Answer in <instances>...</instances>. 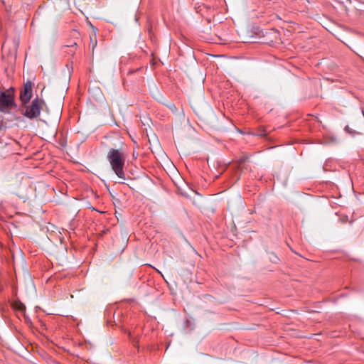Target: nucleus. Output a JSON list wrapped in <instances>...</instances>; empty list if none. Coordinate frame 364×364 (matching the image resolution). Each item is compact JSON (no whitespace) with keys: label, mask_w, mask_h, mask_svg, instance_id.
<instances>
[{"label":"nucleus","mask_w":364,"mask_h":364,"mask_svg":"<svg viewBox=\"0 0 364 364\" xmlns=\"http://www.w3.org/2000/svg\"><path fill=\"white\" fill-rule=\"evenodd\" d=\"M14 100V89L10 87L3 90L0 87V112L9 113L11 110L16 108Z\"/></svg>","instance_id":"obj_2"},{"label":"nucleus","mask_w":364,"mask_h":364,"mask_svg":"<svg viewBox=\"0 0 364 364\" xmlns=\"http://www.w3.org/2000/svg\"><path fill=\"white\" fill-rule=\"evenodd\" d=\"M54 232L53 230L50 231L49 229H48V237L50 240H53V233Z\"/></svg>","instance_id":"obj_8"},{"label":"nucleus","mask_w":364,"mask_h":364,"mask_svg":"<svg viewBox=\"0 0 364 364\" xmlns=\"http://www.w3.org/2000/svg\"><path fill=\"white\" fill-rule=\"evenodd\" d=\"M43 103L44 101L37 97L32 100L30 106L26 107V109L22 114L29 119H36L41 114Z\"/></svg>","instance_id":"obj_3"},{"label":"nucleus","mask_w":364,"mask_h":364,"mask_svg":"<svg viewBox=\"0 0 364 364\" xmlns=\"http://www.w3.org/2000/svg\"><path fill=\"white\" fill-rule=\"evenodd\" d=\"M95 43H92V50H94L95 48V47H96V46H97V40L95 39Z\"/></svg>","instance_id":"obj_11"},{"label":"nucleus","mask_w":364,"mask_h":364,"mask_svg":"<svg viewBox=\"0 0 364 364\" xmlns=\"http://www.w3.org/2000/svg\"><path fill=\"white\" fill-rule=\"evenodd\" d=\"M26 307L23 304H21V306L19 307V309L23 311V310H25Z\"/></svg>","instance_id":"obj_10"},{"label":"nucleus","mask_w":364,"mask_h":364,"mask_svg":"<svg viewBox=\"0 0 364 364\" xmlns=\"http://www.w3.org/2000/svg\"><path fill=\"white\" fill-rule=\"evenodd\" d=\"M168 107L173 112H176V106L174 105V104L173 103H171L170 105H168Z\"/></svg>","instance_id":"obj_7"},{"label":"nucleus","mask_w":364,"mask_h":364,"mask_svg":"<svg viewBox=\"0 0 364 364\" xmlns=\"http://www.w3.org/2000/svg\"><path fill=\"white\" fill-rule=\"evenodd\" d=\"M62 230H63V232H65L66 229L62 228Z\"/></svg>","instance_id":"obj_13"},{"label":"nucleus","mask_w":364,"mask_h":364,"mask_svg":"<svg viewBox=\"0 0 364 364\" xmlns=\"http://www.w3.org/2000/svg\"><path fill=\"white\" fill-rule=\"evenodd\" d=\"M362 114H363V116L364 117V109H362Z\"/></svg>","instance_id":"obj_12"},{"label":"nucleus","mask_w":364,"mask_h":364,"mask_svg":"<svg viewBox=\"0 0 364 364\" xmlns=\"http://www.w3.org/2000/svg\"><path fill=\"white\" fill-rule=\"evenodd\" d=\"M107 159L114 173L119 178L125 180L126 177L124 171L125 156L122 149H110L107 152Z\"/></svg>","instance_id":"obj_1"},{"label":"nucleus","mask_w":364,"mask_h":364,"mask_svg":"<svg viewBox=\"0 0 364 364\" xmlns=\"http://www.w3.org/2000/svg\"><path fill=\"white\" fill-rule=\"evenodd\" d=\"M267 132L264 129H259L257 132H256V135L257 136H265L267 135Z\"/></svg>","instance_id":"obj_6"},{"label":"nucleus","mask_w":364,"mask_h":364,"mask_svg":"<svg viewBox=\"0 0 364 364\" xmlns=\"http://www.w3.org/2000/svg\"><path fill=\"white\" fill-rule=\"evenodd\" d=\"M344 130L350 134L352 136H355L356 134H358L359 133L355 130H353L348 125H346L344 128Z\"/></svg>","instance_id":"obj_5"},{"label":"nucleus","mask_w":364,"mask_h":364,"mask_svg":"<svg viewBox=\"0 0 364 364\" xmlns=\"http://www.w3.org/2000/svg\"><path fill=\"white\" fill-rule=\"evenodd\" d=\"M58 232H59V235L58 236V240L62 243L64 240V236H63V233L60 231H59Z\"/></svg>","instance_id":"obj_9"},{"label":"nucleus","mask_w":364,"mask_h":364,"mask_svg":"<svg viewBox=\"0 0 364 364\" xmlns=\"http://www.w3.org/2000/svg\"><path fill=\"white\" fill-rule=\"evenodd\" d=\"M32 97V82L28 81L24 85L23 90L21 91L20 93V100L22 102V105L24 107H26V105L29 102Z\"/></svg>","instance_id":"obj_4"}]
</instances>
